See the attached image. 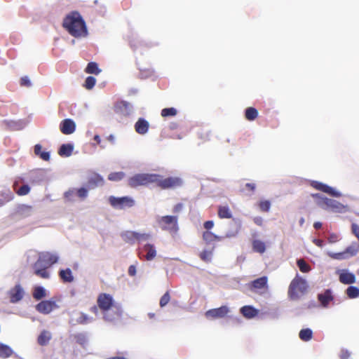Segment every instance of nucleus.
Here are the masks:
<instances>
[{"label":"nucleus","instance_id":"f257e3e1","mask_svg":"<svg viewBox=\"0 0 359 359\" xmlns=\"http://www.w3.org/2000/svg\"><path fill=\"white\" fill-rule=\"evenodd\" d=\"M62 27L75 38L86 37L88 34L85 20L77 11H72L65 17Z\"/></svg>","mask_w":359,"mask_h":359},{"label":"nucleus","instance_id":"f03ea898","mask_svg":"<svg viewBox=\"0 0 359 359\" xmlns=\"http://www.w3.org/2000/svg\"><path fill=\"white\" fill-rule=\"evenodd\" d=\"M58 260L59 255L55 252H40L38 259L32 266L34 273L43 279L49 278L50 273L48 271V269L57 263Z\"/></svg>","mask_w":359,"mask_h":359},{"label":"nucleus","instance_id":"7ed1b4c3","mask_svg":"<svg viewBox=\"0 0 359 359\" xmlns=\"http://www.w3.org/2000/svg\"><path fill=\"white\" fill-rule=\"evenodd\" d=\"M308 287L306 280L302 278L297 274L296 277L292 280L288 289L289 297L294 300L299 297V294H303Z\"/></svg>","mask_w":359,"mask_h":359},{"label":"nucleus","instance_id":"20e7f679","mask_svg":"<svg viewBox=\"0 0 359 359\" xmlns=\"http://www.w3.org/2000/svg\"><path fill=\"white\" fill-rule=\"evenodd\" d=\"M155 173H137L135 174L128 179V184L132 188H136L140 186H147L154 183L156 181Z\"/></svg>","mask_w":359,"mask_h":359},{"label":"nucleus","instance_id":"39448f33","mask_svg":"<svg viewBox=\"0 0 359 359\" xmlns=\"http://www.w3.org/2000/svg\"><path fill=\"white\" fill-rule=\"evenodd\" d=\"M156 222L163 231L176 233L178 229V217L175 215L157 216Z\"/></svg>","mask_w":359,"mask_h":359},{"label":"nucleus","instance_id":"423d86ee","mask_svg":"<svg viewBox=\"0 0 359 359\" xmlns=\"http://www.w3.org/2000/svg\"><path fill=\"white\" fill-rule=\"evenodd\" d=\"M316 203L323 209L332 210L334 212H340L344 208V206L341 203L333 199L323 197L318 194H316Z\"/></svg>","mask_w":359,"mask_h":359},{"label":"nucleus","instance_id":"0eeeda50","mask_svg":"<svg viewBox=\"0 0 359 359\" xmlns=\"http://www.w3.org/2000/svg\"><path fill=\"white\" fill-rule=\"evenodd\" d=\"M156 181L154 183L163 189H172L182 185V180L178 177H168L163 178L162 175L156 174Z\"/></svg>","mask_w":359,"mask_h":359},{"label":"nucleus","instance_id":"6e6552de","mask_svg":"<svg viewBox=\"0 0 359 359\" xmlns=\"http://www.w3.org/2000/svg\"><path fill=\"white\" fill-rule=\"evenodd\" d=\"M109 204L115 209L123 210L126 208H131L135 205L134 199L128 196L116 197L110 196L108 198Z\"/></svg>","mask_w":359,"mask_h":359},{"label":"nucleus","instance_id":"1a4fd4ad","mask_svg":"<svg viewBox=\"0 0 359 359\" xmlns=\"http://www.w3.org/2000/svg\"><path fill=\"white\" fill-rule=\"evenodd\" d=\"M97 304L102 312L106 311L107 312L109 309L119 304L115 303L113 297L107 293H101L97 299Z\"/></svg>","mask_w":359,"mask_h":359},{"label":"nucleus","instance_id":"9d476101","mask_svg":"<svg viewBox=\"0 0 359 359\" xmlns=\"http://www.w3.org/2000/svg\"><path fill=\"white\" fill-rule=\"evenodd\" d=\"M121 236L125 242L130 244H133L136 241L141 242L143 241H147L150 238V235L148 233H140L132 231L123 232L121 234Z\"/></svg>","mask_w":359,"mask_h":359},{"label":"nucleus","instance_id":"9b49d317","mask_svg":"<svg viewBox=\"0 0 359 359\" xmlns=\"http://www.w3.org/2000/svg\"><path fill=\"white\" fill-rule=\"evenodd\" d=\"M103 314V319L106 322L116 323V321L119 320L123 314V309L120 304L114 306L109 310L102 312Z\"/></svg>","mask_w":359,"mask_h":359},{"label":"nucleus","instance_id":"f8f14e48","mask_svg":"<svg viewBox=\"0 0 359 359\" xmlns=\"http://www.w3.org/2000/svg\"><path fill=\"white\" fill-rule=\"evenodd\" d=\"M114 111L120 116L129 117L134 113V107L130 102L121 100L116 103Z\"/></svg>","mask_w":359,"mask_h":359},{"label":"nucleus","instance_id":"ddd939ff","mask_svg":"<svg viewBox=\"0 0 359 359\" xmlns=\"http://www.w3.org/2000/svg\"><path fill=\"white\" fill-rule=\"evenodd\" d=\"M359 251V244L353 243L341 252L332 253L330 256L335 259H346L355 256Z\"/></svg>","mask_w":359,"mask_h":359},{"label":"nucleus","instance_id":"4468645a","mask_svg":"<svg viewBox=\"0 0 359 359\" xmlns=\"http://www.w3.org/2000/svg\"><path fill=\"white\" fill-rule=\"evenodd\" d=\"M58 307V305L56 304V302L53 299L41 300V302L35 306L36 310L39 313L44 315L49 314Z\"/></svg>","mask_w":359,"mask_h":359},{"label":"nucleus","instance_id":"2eb2a0df","mask_svg":"<svg viewBox=\"0 0 359 359\" xmlns=\"http://www.w3.org/2000/svg\"><path fill=\"white\" fill-rule=\"evenodd\" d=\"M138 255L141 259L151 261L156 256V248L153 244L147 243L142 248H139Z\"/></svg>","mask_w":359,"mask_h":359},{"label":"nucleus","instance_id":"dca6fc26","mask_svg":"<svg viewBox=\"0 0 359 359\" xmlns=\"http://www.w3.org/2000/svg\"><path fill=\"white\" fill-rule=\"evenodd\" d=\"M10 302L17 304L21 301L25 295V290L20 283L16 284L8 291Z\"/></svg>","mask_w":359,"mask_h":359},{"label":"nucleus","instance_id":"f3484780","mask_svg":"<svg viewBox=\"0 0 359 359\" xmlns=\"http://www.w3.org/2000/svg\"><path fill=\"white\" fill-rule=\"evenodd\" d=\"M76 123L72 118H65L60 123V130L65 135H71L76 130Z\"/></svg>","mask_w":359,"mask_h":359},{"label":"nucleus","instance_id":"a211bd4d","mask_svg":"<svg viewBox=\"0 0 359 359\" xmlns=\"http://www.w3.org/2000/svg\"><path fill=\"white\" fill-rule=\"evenodd\" d=\"M229 311L228 306H222L219 308L212 309L205 312L207 318H224Z\"/></svg>","mask_w":359,"mask_h":359},{"label":"nucleus","instance_id":"6ab92c4d","mask_svg":"<svg viewBox=\"0 0 359 359\" xmlns=\"http://www.w3.org/2000/svg\"><path fill=\"white\" fill-rule=\"evenodd\" d=\"M339 280L345 285H350L355 283L356 278L354 273L348 271L346 269L339 270L337 272Z\"/></svg>","mask_w":359,"mask_h":359},{"label":"nucleus","instance_id":"aec40b11","mask_svg":"<svg viewBox=\"0 0 359 359\" xmlns=\"http://www.w3.org/2000/svg\"><path fill=\"white\" fill-rule=\"evenodd\" d=\"M318 300L322 307H328L330 302L334 301V296L331 290H325L323 293L318 294Z\"/></svg>","mask_w":359,"mask_h":359},{"label":"nucleus","instance_id":"412c9836","mask_svg":"<svg viewBox=\"0 0 359 359\" xmlns=\"http://www.w3.org/2000/svg\"><path fill=\"white\" fill-rule=\"evenodd\" d=\"M2 125H4L6 128L11 130H20L23 129L26 126V121L22 119L14 121V120H3L1 121Z\"/></svg>","mask_w":359,"mask_h":359},{"label":"nucleus","instance_id":"4be33fe9","mask_svg":"<svg viewBox=\"0 0 359 359\" xmlns=\"http://www.w3.org/2000/svg\"><path fill=\"white\" fill-rule=\"evenodd\" d=\"M149 123L144 118L140 117L135 123L134 128L137 133L144 135L148 133L149 128Z\"/></svg>","mask_w":359,"mask_h":359},{"label":"nucleus","instance_id":"5701e85b","mask_svg":"<svg viewBox=\"0 0 359 359\" xmlns=\"http://www.w3.org/2000/svg\"><path fill=\"white\" fill-rule=\"evenodd\" d=\"M316 189L320 191L323 193L328 194L330 196L334 197H339L341 196V194L336 191L334 188L323 184L322 182H319L316 181Z\"/></svg>","mask_w":359,"mask_h":359},{"label":"nucleus","instance_id":"b1692460","mask_svg":"<svg viewBox=\"0 0 359 359\" xmlns=\"http://www.w3.org/2000/svg\"><path fill=\"white\" fill-rule=\"evenodd\" d=\"M78 317L76 319L71 318L69 320V323L72 325L80 324V325H87L88 323H93L94 321V318L93 317L89 316L85 313L80 312L76 313Z\"/></svg>","mask_w":359,"mask_h":359},{"label":"nucleus","instance_id":"393cba45","mask_svg":"<svg viewBox=\"0 0 359 359\" xmlns=\"http://www.w3.org/2000/svg\"><path fill=\"white\" fill-rule=\"evenodd\" d=\"M240 313L247 319H252L259 314V310L250 305L243 306L240 309Z\"/></svg>","mask_w":359,"mask_h":359},{"label":"nucleus","instance_id":"a878e982","mask_svg":"<svg viewBox=\"0 0 359 359\" xmlns=\"http://www.w3.org/2000/svg\"><path fill=\"white\" fill-rule=\"evenodd\" d=\"M32 294L36 301H39L48 296V292L43 286L35 285L32 288Z\"/></svg>","mask_w":359,"mask_h":359},{"label":"nucleus","instance_id":"bb28decb","mask_svg":"<svg viewBox=\"0 0 359 359\" xmlns=\"http://www.w3.org/2000/svg\"><path fill=\"white\" fill-rule=\"evenodd\" d=\"M34 153L35 156L44 161H48L50 158V152L43 151L41 144H36L34 146Z\"/></svg>","mask_w":359,"mask_h":359},{"label":"nucleus","instance_id":"cd10ccee","mask_svg":"<svg viewBox=\"0 0 359 359\" xmlns=\"http://www.w3.org/2000/svg\"><path fill=\"white\" fill-rule=\"evenodd\" d=\"M268 278L266 276H263L257 278L250 283V287L253 289H263L267 287Z\"/></svg>","mask_w":359,"mask_h":359},{"label":"nucleus","instance_id":"c85d7f7f","mask_svg":"<svg viewBox=\"0 0 359 359\" xmlns=\"http://www.w3.org/2000/svg\"><path fill=\"white\" fill-rule=\"evenodd\" d=\"M52 339V334L50 331L43 330H42L37 337V343L41 346H46Z\"/></svg>","mask_w":359,"mask_h":359},{"label":"nucleus","instance_id":"c756f323","mask_svg":"<svg viewBox=\"0 0 359 359\" xmlns=\"http://www.w3.org/2000/svg\"><path fill=\"white\" fill-rule=\"evenodd\" d=\"M74 150V145L70 143L62 144L58 149V154L62 157H69Z\"/></svg>","mask_w":359,"mask_h":359},{"label":"nucleus","instance_id":"7c9ffc66","mask_svg":"<svg viewBox=\"0 0 359 359\" xmlns=\"http://www.w3.org/2000/svg\"><path fill=\"white\" fill-rule=\"evenodd\" d=\"M58 273L60 278L64 283H72L74 280V276L69 268L60 269Z\"/></svg>","mask_w":359,"mask_h":359},{"label":"nucleus","instance_id":"2f4dec72","mask_svg":"<svg viewBox=\"0 0 359 359\" xmlns=\"http://www.w3.org/2000/svg\"><path fill=\"white\" fill-rule=\"evenodd\" d=\"M218 216L221 219H231L233 215L228 205H220L218 207Z\"/></svg>","mask_w":359,"mask_h":359},{"label":"nucleus","instance_id":"473e14b6","mask_svg":"<svg viewBox=\"0 0 359 359\" xmlns=\"http://www.w3.org/2000/svg\"><path fill=\"white\" fill-rule=\"evenodd\" d=\"M13 353V350L11 346L4 343H0V358H8Z\"/></svg>","mask_w":359,"mask_h":359},{"label":"nucleus","instance_id":"72a5a7b5","mask_svg":"<svg viewBox=\"0 0 359 359\" xmlns=\"http://www.w3.org/2000/svg\"><path fill=\"white\" fill-rule=\"evenodd\" d=\"M313 332L310 328L302 329L299 332V337L303 341H309L313 338Z\"/></svg>","mask_w":359,"mask_h":359},{"label":"nucleus","instance_id":"f704fd0d","mask_svg":"<svg viewBox=\"0 0 359 359\" xmlns=\"http://www.w3.org/2000/svg\"><path fill=\"white\" fill-rule=\"evenodd\" d=\"M259 112L253 107H247L245 110V117L248 121H252L258 116Z\"/></svg>","mask_w":359,"mask_h":359},{"label":"nucleus","instance_id":"c9c22d12","mask_svg":"<svg viewBox=\"0 0 359 359\" xmlns=\"http://www.w3.org/2000/svg\"><path fill=\"white\" fill-rule=\"evenodd\" d=\"M85 71L88 74L97 75L100 73L101 69L99 68V66L97 62H90L87 65Z\"/></svg>","mask_w":359,"mask_h":359},{"label":"nucleus","instance_id":"e433bc0d","mask_svg":"<svg viewBox=\"0 0 359 359\" xmlns=\"http://www.w3.org/2000/svg\"><path fill=\"white\" fill-rule=\"evenodd\" d=\"M252 249L255 252L262 254L266 250L265 243L260 240H254L252 242Z\"/></svg>","mask_w":359,"mask_h":359},{"label":"nucleus","instance_id":"4c0bfd02","mask_svg":"<svg viewBox=\"0 0 359 359\" xmlns=\"http://www.w3.org/2000/svg\"><path fill=\"white\" fill-rule=\"evenodd\" d=\"M15 191L18 196L27 195L30 191V187L28 184H25L18 187L16 184H14Z\"/></svg>","mask_w":359,"mask_h":359},{"label":"nucleus","instance_id":"58836bf2","mask_svg":"<svg viewBox=\"0 0 359 359\" xmlns=\"http://www.w3.org/2000/svg\"><path fill=\"white\" fill-rule=\"evenodd\" d=\"M73 337L75 341L82 346H84L87 344L88 339L86 333L85 332L75 334Z\"/></svg>","mask_w":359,"mask_h":359},{"label":"nucleus","instance_id":"ea45409f","mask_svg":"<svg viewBox=\"0 0 359 359\" xmlns=\"http://www.w3.org/2000/svg\"><path fill=\"white\" fill-rule=\"evenodd\" d=\"M213 248L211 249H204L200 253V258L201 260L205 262H209L211 261L212 255Z\"/></svg>","mask_w":359,"mask_h":359},{"label":"nucleus","instance_id":"a19ab883","mask_svg":"<svg viewBox=\"0 0 359 359\" xmlns=\"http://www.w3.org/2000/svg\"><path fill=\"white\" fill-rule=\"evenodd\" d=\"M103 182V177L101 175L97 174L89 179L88 184L90 186H93L95 187L98 185L102 184Z\"/></svg>","mask_w":359,"mask_h":359},{"label":"nucleus","instance_id":"79ce46f5","mask_svg":"<svg viewBox=\"0 0 359 359\" xmlns=\"http://www.w3.org/2000/svg\"><path fill=\"white\" fill-rule=\"evenodd\" d=\"M346 295L350 299H354L359 297V289L355 286H349L346 290Z\"/></svg>","mask_w":359,"mask_h":359},{"label":"nucleus","instance_id":"37998d69","mask_svg":"<svg viewBox=\"0 0 359 359\" xmlns=\"http://www.w3.org/2000/svg\"><path fill=\"white\" fill-rule=\"evenodd\" d=\"M0 196L6 203L13 199L14 194L10 189H4L0 193Z\"/></svg>","mask_w":359,"mask_h":359},{"label":"nucleus","instance_id":"c03bdc74","mask_svg":"<svg viewBox=\"0 0 359 359\" xmlns=\"http://www.w3.org/2000/svg\"><path fill=\"white\" fill-rule=\"evenodd\" d=\"M124 176L125 173L123 172H114L108 175V180L113 182H118L121 181Z\"/></svg>","mask_w":359,"mask_h":359},{"label":"nucleus","instance_id":"a18cd8bd","mask_svg":"<svg viewBox=\"0 0 359 359\" xmlns=\"http://www.w3.org/2000/svg\"><path fill=\"white\" fill-rule=\"evenodd\" d=\"M177 111L174 107H167L161 110V116L163 117L174 116L177 114Z\"/></svg>","mask_w":359,"mask_h":359},{"label":"nucleus","instance_id":"49530a36","mask_svg":"<svg viewBox=\"0 0 359 359\" xmlns=\"http://www.w3.org/2000/svg\"><path fill=\"white\" fill-rule=\"evenodd\" d=\"M95 83H96L95 78L92 76H88L85 80L83 86L85 88H86L88 90H90L95 86Z\"/></svg>","mask_w":359,"mask_h":359},{"label":"nucleus","instance_id":"de8ad7c7","mask_svg":"<svg viewBox=\"0 0 359 359\" xmlns=\"http://www.w3.org/2000/svg\"><path fill=\"white\" fill-rule=\"evenodd\" d=\"M297 264L299 270L302 273H306L311 269L309 264L303 259H297Z\"/></svg>","mask_w":359,"mask_h":359},{"label":"nucleus","instance_id":"09e8293b","mask_svg":"<svg viewBox=\"0 0 359 359\" xmlns=\"http://www.w3.org/2000/svg\"><path fill=\"white\" fill-rule=\"evenodd\" d=\"M215 234L210 231H206L203 233V238L208 243L215 241Z\"/></svg>","mask_w":359,"mask_h":359},{"label":"nucleus","instance_id":"8fccbe9b","mask_svg":"<svg viewBox=\"0 0 359 359\" xmlns=\"http://www.w3.org/2000/svg\"><path fill=\"white\" fill-rule=\"evenodd\" d=\"M76 194L79 198L84 199L88 195V190L87 188L82 187L79 189H76Z\"/></svg>","mask_w":359,"mask_h":359},{"label":"nucleus","instance_id":"3c124183","mask_svg":"<svg viewBox=\"0 0 359 359\" xmlns=\"http://www.w3.org/2000/svg\"><path fill=\"white\" fill-rule=\"evenodd\" d=\"M170 297L169 292H166L165 293H164V294L160 299V302H159L160 306L162 308L165 306L170 302Z\"/></svg>","mask_w":359,"mask_h":359},{"label":"nucleus","instance_id":"603ef678","mask_svg":"<svg viewBox=\"0 0 359 359\" xmlns=\"http://www.w3.org/2000/svg\"><path fill=\"white\" fill-rule=\"evenodd\" d=\"M259 208L264 212H269L271 208V202L268 200L262 201L259 203Z\"/></svg>","mask_w":359,"mask_h":359},{"label":"nucleus","instance_id":"864d4df0","mask_svg":"<svg viewBox=\"0 0 359 359\" xmlns=\"http://www.w3.org/2000/svg\"><path fill=\"white\" fill-rule=\"evenodd\" d=\"M240 227H241V224H240V223H238V224L236 225V229H235V230L228 231L226 233L225 237H226V238H233V237L236 236V235L238 233V231H239Z\"/></svg>","mask_w":359,"mask_h":359},{"label":"nucleus","instance_id":"5fc2aeb1","mask_svg":"<svg viewBox=\"0 0 359 359\" xmlns=\"http://www.w3.org/2000/svg\"><path fill=\"white\" fill-rule=\"evenodd\" d=\"M76 194V189H70L68 191H65L64 194V197L69 201H73L72 196Z\"/></svg>","mask_w":359,"mask_h":359},{"label":"nucleus","instance_id":"6e6d98bb","mask_svg":"<svg viewBox=\"0 0 359 359\" xmlns=\"http://www.w3.org/2000/svg\"><path fill=\"white\" fill-rule=\"evenodd\" d=\"M20 85L22 86H25V87H28V88L31 87L32 86L31 80L29 79V78L27 76H22L20 79Z\"/></svg>","mask_w":359,"mask_h":359},{"label":"nucleus","instance_id":"4d7b16f0","mask_svg":"<svg viewBox=\"0 0 359 359\" xmlns=\"http://www.w3.org/2000/svg\"><path fill=\"white\" fill-rule=\"evenodd\" d=\"M351 356V353L346 349H342L340 352L339 357L341 359H348Z\"/></svg>","mask_w":359,"mask_h":359},{"label":"nucleus","instance_id":"13d9d810","mask_svg":"<svg viewBox=\"0 0 359 359\" xmlns=\"http://www.w3.org/2000/svg\"><path fill=\"white\" fill-rule=\"evenodd\" d=\"M256 184L255 183H246L245 184V188L250 191L251 193H253L256 189Z\"/></svg>","mask_w":359,"mask_h":359},{"label":"nucleus","instance_id":"bf43d9fd","mask_svg":"<svg viewBox=\"0 0 359 359\" xmlns=\"http://www.w3.org/2000/svg\"><path fill=\"white\" fill-rule=\"evenodd\" d=\"M214 226V222L212 220H208L203 223V227L207 230H210Z\"/></svg>","mask_w":359,"mask_h":359},{"label":"nucleus","instance_id":"052dcab7","mask_svg":"<svg viewBox=\"0 0 359 359\" xmlns=\"http://www.w3.org/2000/svg\"><path fill=\"white\" fill-rule=\"evenodd\" d=\"M128 273L130 276H135L137 273L136 266L135 265H130L128 267Z\"/></svg>","mask_w":359,"mask_h":359},{"label":"nucleus","instance_id":"680f3d73","mask_svg":"<svg viewBox=\"0 0 359 359\" xmlns=\"http://www.w3.org/2000/svg\"><path fill=\"white\" fill-rule=\"evenodd\" d=\"M328 241L331 243H336L338 241V236L336 234H331L328 237Z\"/></svg>","mask_w":359,"mask_h":359},{"label":"nucleus","instance_id":"e2e57ef3","mask_svg":"<svg viewBox=\"0 0 359 359\" xmlns=\"http://www.w3.org/2000/svg\"><path fill=\"white\" fill-rule=\"evenodd\" d=\"M182 203H177L174 206L173 212H178L182 209Z\"/></svg>","mask_w":359,"mask_h":359},{"label":"nucleus","instance_id":"0e129e2a","mask_svg":"<svg viewBox=\"0 0 359 359\" xmlns=\"http://www.w3.org/2000/svg\"><path fill=\"white\" fill-rule=\"evenodd\" d=\"M107 140L110 142L111 144H115V136L112 134H110L107 137Z\"/></svg>","mask_w":359,"mask_h":359},{"label":"nucleus","instance_id":"69168bd1","mask_svg":"<svg viewBox=\"0 0 359 359\" xmlns=\"http://www.w3.org/2000/svg\"><path fill=\"white\" fill-rule=\"evenodd\" d=\"M98 306H93L90 310L91 312L94 313L95 315L98 314V310H99Z\"/></svg>","mask_w":359,"mask_h":359},{"label":"nucleus","instance_id":"338daca9","mask_svg":"<svg viewBox=\"0 0 359 359\" xmlns=\"http://www.w3.org/2000/svg\"><path fill=\"white\" fill-rule=\"evenodd\" d=\"M324 245V241L320 239H316V245H318V247H323Z\"/></svg>","mask_w":359,"mask_h":359},{"label":"nucleus","instance_id":"774afa93","mask_svg":"<svg viewBox=\"0 0 359 359\" xmlns=\"http://www.w3.org/2000/svg\"><path fill=\"white\" fill-rule=\"evenodd\" d=\"M94 140L97 143V144H100L101 143V138L100 137L99 135H95L93 137Z\"/></svg>","mask_w":359,"mask_h":359}]
</instances>
